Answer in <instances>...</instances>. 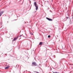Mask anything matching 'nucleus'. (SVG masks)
Masks as SVG:
<instances>
[{
  "label": "nucleus",
  "mask_w": 73,
  "mask_h": 73,
  "mask_svg": "<svg viewBox=\"0 0 73 73\" xmlns=\"http://www.w3.org/2000/svg\"><path fill=\"white\" fill-rule=\"evenodd\" d=\"M9 68V66H8L6 68H5V69H8Z\"/></svg>",
  "instance_id": "nucleus-6"
},
{
  "label": "nucleus",
  "mask_w": 73,
  "mask_h": 73,
  "mask_svg": "<svg viewBox=\"0 0 73 73\" xmlns=\"http://www.w3.org/2000/svg\"><path fill=\"white\" fill-rule=\"evenodd\" d=\"M66 18L67 19H68L69 18H68V17H66Z\"/></svg>",
  "instance_id": "nucleus-9"
},
{
  "label": "nucleus",
  "mask_w": 73,
  "mask_h": 73,
  "mask_svg": "<svg viewBox=\"0 0 73 73\" xmlns=\"http://www.w3.org/2000/svg\"><path fill=\"white\" fill-rule=\"evenodd\" d=\"M42 42H40L39 43V45H42Z\"/></svg>",
  "instance_id": "nucleus-7"
},
{
  "label": "nucleus",
  "mask_w": 73,
  "mask_h": 73,
  "mask_svg": "<svg viewBox=\"0 0 73 73\" xmlns=\"http://www.w3.org/2000/svg\"><path fill=\"white\" fill-rule=\"evenodd\" d=\"M34 4L36 7V10H37L38 8V6L36 5V2H35L34 3Z\"/></svg>",
  "instance_id": "nucleus-1"
},
{
  "label": "nucleus",
  "mask_w": 73,
  "mask_h": 73,
  "mask_svg": "<svg viewBox=\"0 0 73 73\" xmlns=\"http://www.w3.org/2000/svg\"><path fill=\"white\" fill-rule=\"evenodd\" d=\"M3 13V12L2 11L0 13V17L1 16L2 14Z\"/></svg>",
  "instance_id": "nucleus-5"
},
{
  "label": "nucleus",
  "mask_w": 73,
  "mask_h": 73,
  "mask_svg": "<svg viewBox=\"0 0 73 73\" xmlns=\"http://www.w3.org/2000/svg\"><path fill=\"white\" fill-rule=\"evenodd\" d=\"M19 38V36H17L16 37H15L14 39L13 40V41H16L17 38Z\"/></svg>",
  "instance_id": "nucleus-2"
},
{
  "label": "nucleus",
  "mask_w": 73,
  "mask_h": 73,
  "mask_svg": "<svg viewBox=\"0 0 73 73\" xmlns=\"http://www.w3.org/2000/svg\"><path fill=\"white\" fill-rule=\"evenodd\" d=\"M32 64L34 65V66H37V64L35 62L32 63Z\"/></svg>",
  "instance_id": "nucleus-3"
},
{
  "label": "nucleus",
  "mask_w": 73,
  "mask_h": 73,
  "mask_svg": "<svg viewBox=\"0 0 73 73\" xmlns=\"http://www.w3.org/2000/svg\"><path fill=\"white\" fill-rule=\"evenodd\" d=\"M48 38H50V35L48 36Z\"/></svg>",
  "instance_id": "nucleus-8"
},
{
  "label": "nucleus",
  "mask_w": 73,
  "mask_h": 73,
  "mask_svg": "<svg viewBox=\"0 0 73 73\" xmlns=\"http://www.w3.org/2000/svg\"><path fill=\"white\" fill-rule=\"evenodd\" d=\"M21 36V35H20V36H19L20 37Z\"/></svg>",
  "instance_id": "nucleus-10"
},
{
  "label": "nucleus",
  "mask_w": 73,
  "mask_h": 73,
  "mask_svg": "<svg viewBox=\"0 0 73 73\" xmlns=\"http://www.w3.org/2000/svg\"><path fill=\"white\" fill-rule=\"evenodd\" d=\"M46 19L48 20H49V21H52V19L49 18H48V17H46Z\"/></svg>",
  "instance_id": "nucleus-4"
}]
</instances>
